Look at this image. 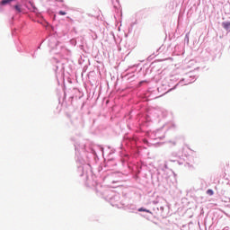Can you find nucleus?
Returning a JSON list of instances; mask_svg holds the SVG:
<instances>
[{"mask_svg": "<svg viewBox=\"0 0 230 230\" xmlns=\"http://www.w3.org/2000/svg\"><path fill=\"white\" fill-rule=\"evenodd\" d=\"M223 28H225L226 31H230V22H223Z\"/></svg>", "mask_w": 230, "mask_h": 230, "instance_id": "1", "label": "nucleus"}, {"mask_svg": "<svg viewBox=\"0 0 230 230\" xmlns=\"http://www.w3.org/2000/svg\"><path fill=\"white\" fill-rule=\"evenodd\" d=\"M13 8L16 10V12H18V13H21V12H22L20 4L14 5Z\"/></svg>", "mask_w": 230, "mask_h": 230, "instance_id": "2", "label": "nucleus"}, {"mask_svg": "<svg viewBox=\"0 0 230 230\" xmlns=\"http://www.w3.org/2000/svg\"><path fill=\"white\" fill-rule=\"evenodd\" d=\"M207 194H208V195H210V196H213V195L215 194V192L213 191V190L208 189V190H207Z\"/></svg>", "mask_w": 230, "mask_h": 230, "instance_id": "3", "label": "nucleus"}, {"mask_svg": "<svg viewBox=\"0 0 230 230\" xmlns=\"http://www.w3.org/2000/svg\"><path fill=\"white\" fill-rule=\"evenodd\" d=\"M138 211H143L145 213H150V210H148L146 208H139Z\"/></svg>", "mask_w": 230, "mask_h": 230, "instance_id": "4", "label": "nucleus"}, {"mask_svg": "<svg viewBox=\"0 0 230 230\" xmlns=\"http://www.w3.org/2000/svg\"><path fill=\"white\" fill-rule=\"evenodd\" d=\"M67 13L64 12V11H59L58 14L59 15H66Z\"/></svg>", "mask_w": 230, "mask_h": 230, "instance_id": "5", "label": "nucleus"}]
</instances>
